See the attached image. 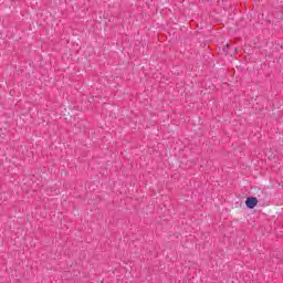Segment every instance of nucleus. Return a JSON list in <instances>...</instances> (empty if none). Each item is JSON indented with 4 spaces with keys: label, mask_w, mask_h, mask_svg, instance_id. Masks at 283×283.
I'll return each instance as SVG.
<instances>
[{
    "label": "nucleus",
    "mask_w": 283,
    "mask_h": 283,
    "mask_svg": "<svg viewBox=\"0 0 283 283\" xmlns=\"http://www.w3.org/2000/svg\"><path fill=\"white\" fill-rule=\"evenodd\" d=\"M245 207H248V209H255V207H258V198L249 197L245 200Z\"/></svg>",
    "instance_id": "obj_1"
},
{
    "label": "nucleus",
    "mask_w": 283,
    "mask_h": 283,
    "mask_svg": "<svg viewBox=\"0 0 283 283\" xmlns=\"http://www.w3.org/2000/svg\"><path fill=\"white\" fill-rule=\"evenodd\" d=\"M223 52H226V54H229V44H227V45L223 48Z\"/></svg>",
    "instance_id": "obj_2"
}]
</instances>
